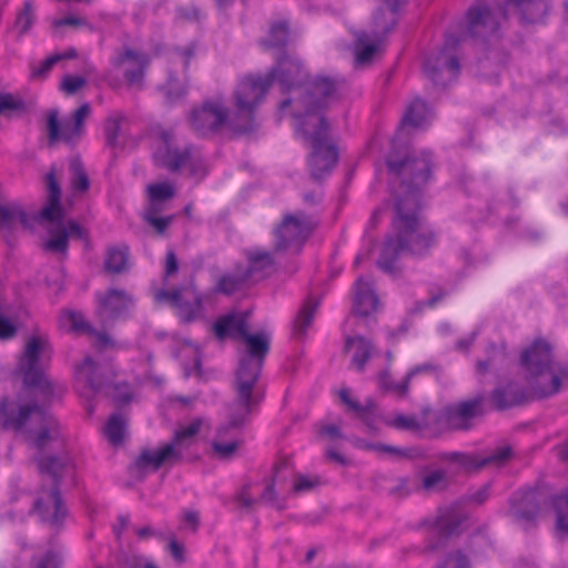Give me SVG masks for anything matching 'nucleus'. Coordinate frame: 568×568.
I'll return each mask as SVG.
<instances>
[{
	"label": "nucleus",
	"instance_id": "obj_1",
	"mask_svg": "<svg viewBox=\"0 0 568 568\" xmlns=\"http://www.w3.org/2000/svg\"><path fill=\"white\" fill-rule=\"evenodd\" d=\"M419 210L416 193L409 199H397L393 233L385 239L377 261L383 272L394 274L398 270L396 262L403 254L423 256L436 244V234L422 220Z\"/></svg>",
	"mask_w": 568,
	"mask_h": 568
},
{
	"label": "nucleus",
	"instance_id": "obj_2",
	"mask_svg": "<svg viewBox=\"0 0 568 568\" xmlns=\"http://www.w3.org/2000/svg\"><path fill=\"white\" fill-rule=\"evenodd\" d=\"M271 82H278L283 92L290 97L280 104L281 112L291 108L295 119L296 101H304L311 112L323 111L335 99L338 82L328 77H317L306 82V72L301 61L282 53L276 58V65L267 73Z\"/></svg>",
	"mask_w": 568,
	"mask_h": 568
},
{
	"label": "nucleus",
	"instance_id": "obj_3",
	"mask_svg": "<svg viewBox=\"0 0 568 568\" xmlns=\"http://www.w3.org/2000/svg\"><path fill=\"white\" fill-rule=\"evenodd\" d=\"M241 341L243 352L240 355L235 389L243 414L240 417H233L232 424L235 426L243 424L246 416L263 398L258 378L271 344L268 334L264 332L255 334L247 332Z\"/></svg>",
	"mask_w": 568,
	"mask_h": 568
},
{
	"label": "nucleus",
	"instance_id": "obj_4",
	"mask_svg": "<svg viewBox=\"0 0 568 568\" xmlns=\"http://www.w3.org/2000/svg\"><path fill=\"white\" fill-rule=\"evenodd\" d=\"M37 464L43 480L50 481V487L48 489L42 487L28 509H20L16 515L8 513V519L22 521L36 511L43 521L58 526L67 516V508L60 494V480L72 474L73 463L67 455H50L37 458Z\"/></svg>",
	"mask_w": 568,
	"mask_h": 568
},
{
	"label": "nucleus",
	"instance_id": "obj_5",
	"mask_svg": "<svg viewBox=\"0 0 568 568\" xmlns=\"http://www.w3.org/2000/svg\"><path fill=\"white\" fill-rule=\"evenodd\" d=\"M0 425L22 435L27 442L39 450L44 449L59 436L55 418L37 403L0 400Z\"/></svg>",
	"mask_w": 568,
	"mask_h": 568
},
{
	"label": "nucleus",
	"instance_id": "obj_6",
	"mask_svg": "<svg viewBox=\"0 0 568 568\" xmlns=\"http://www.w3.org/2000/svg\"><path fill=\"white\" fill-rule=\"evenodd\" d=\"M295 120L297 133L313 148L308 158L311 175L320 180L335 168L338 160L337 149L329 141L328 124L323 111L311 112L304 101H296Z\"/></svg>",
	"mask_w": 568,
	"mask_h": 568
},
{
	"label": "nucleus",
	"instance_id": "obj_7",
	"mask_svg": "<svg viewBox=\"0 0 568 568\" xmlns=\"http://www.w3.org/2000/svg\"><path fill=\"white\" fill-rule=\"evenodd\" d=\"M521 366L534 397L552 396L568 382V372L552 362L551 347L544 339H536L523 352Z\"/></svg>",
	"mask_w": 568,
	"mask_h": 568
},
{
	"label": "nucleus",
	"instance_id": "obj_8",
	"mask_svg": "<svg viewBox=\"0 0 568 568\" xmlns=\"http://www.w3.org/2000/svg\"><path fill=\"white\" fill-rule=\"evenodd\" d=\"M153 160L158 166L171 173H184L196 181L204 179L207 173L199 149L192 144H180L170 129L155 131Z\"/></svg>",
	"mask_w": 568,
	"mask_h": 568
},
{
	"label": "nucleus",
	"instance_id": "obj_9",
	"mask_svg": "<svg viewBox=\"0 0 568 568\" xmlns=\"http://www.w3.org/2000/svg\"><path fill=\"white\" fill-rule=\"evenodd\" d=\"M203 425L202 418L192 420L189 425L175 430L174 437L170 443L162 447L141 453L136 459V466L141 469L151 467L156 470L164 465H175L183 459L184 452L193 443V438L200 432Z\"/></svg>",
	"mask_w": 568,
	"mask_h": 568
},
{
	"label": "nucleus",
	"instance_id": "obj_10",
	"mask_svg": "<svg viewBox=\"0 0 568 568\" xmlns=\"http://www.w3.org/2000/svg\"><path fill=\"white\" fill-rule=\"evenodd\" d=\"M48 351L49 343L44 336H29L17 366L24 385L28 388L39 389L45 397L52 393L51 384L44 375V359Z\"/></svg>",
	"mask_w": 568,
	"mask_h": 568
},
{
	"label": "nucleus",
	"instance_id": "obj_11",
	"mask_svg": "<svg viewBox=\"0 0 568 568\" xmlns=\"http://www.w3.org/2000/svg\"><path fill=\"white\" fill-rule=\"evenodd\" d=\"M77 382L82 385L83 390L94 395H104L113 399L116 405L126 404L132 399V392L126 383H113L110 374L102 372L101 367L91 358L87 357L83 363L77 367Z\"/></svg>",
	"mask_w": 568,
	"mask_h": 568
},
{
	"label": "nucleus",
	"instance_id": "obj_12",
	"mask_svg": "<svg viewBox=\"0 0 568 568\" xmlns=\"http://www.w3.org/2000/svg\"><path fill=\"white\" fill-rule=\"evenodd\" d=\"M389 172L398 180L404 189L398 199H409L412 193L417 194L419 201V187L425 185L432 175V162L428 153L420 156H409L403 161L389 159L387 161Z\"/></svg>",
	"mask_w": 568,
	"mask_h": 568
},
{
	"label": "nucleus",
	"instance_id": "obj_13",
	"mask_svg": "<svg viewBox=\"0 0 568 568\" xmlns=\"http://www.w3.org/2000/svg\"><path fill=\"white\" fill-rule=\"evenodd\" d=\"M91 114V105L89 103L81 104L64 121H60L59 111L52 109L47 113V133L50 144L63 142L69 145L77 144L85 132V120Z\"/></svg>",
	"mask_w": 568,
	"mask_h": 568
},
{
	"label": "nucleus",
	"instance_id": "obj_14",
	"mask_svg": "<svg viewBox=\"0 0 568 568\" xmlns=\"http://www.w3.org/2000/svg\"><path fill=\"white\" fill-rule=\"evenodd\" d=\"M271 85L267 74L265 77L247 75L237 84L234 92L237 113L246 119L243 125H239L241 131L252 129L254 109L262 102Z\"/></svg>",
	"mask_w": 568,
	"mask_h": 568
},
{
	"label": "nucleus",
	"instance_id": "obj_15",
	"mask_svg": "<svg viewBox=\"0 0 568 568\" xmlns=\"http://www.w3.org/2000/svg\"><path fill=\"white\" fill-rule=\"evenodd\" d=\"M154 298L158 303H169L174 307L183 323H190L203 316L202 295L192 285L173 291L158 290Z\"/></svg>",
	"mask_w": 568,
	"mask_h": 568
},
{
	"label": "nucleus",
	"instance_id": "obj_16",
	"mask_svg": "<svg viewBox=\"0 0 568 568\" xmlns=\"http://www.w3.org/2000/svg\"><path fill=\"white\" fill-rule=\"evenodd\" d=\"M313 227L314 222L304 213L285 215L282 223L275 229V248L277 251L288 248L298 251Z\"/></svg>",
	"mask_w": 568,
	"mask_h": 568
},
{
	"label": "nucleus",
	"instance_id": "obj_17",
	"mask_svg": "<svg viewBox=\"0 0 568 568\" xmlns=\"http://www.w3.org/2000/svg\"><path fill=\"white\" fill-rule=\"evenodd\" d=\"M457 39H447L436 54L429 55L424 63V72L437 85H445L459 72V62L453 50Z\"/></svg>",
	"mask_w": 568,
	"mask_h": 568
},
{
	"label": "nucleus",
	"instance_id": "obj_18",
	"mask_svg": "<svg viewBox=\"0 0 568 568\" xmlns=\"http://www.w3.org/2000/svg\"><path fill=\"white\" fill-rule=\"evenodd\" d=\"M242 414L240 400L236 398L234 406L231 408L229 422L219 427L216 436L211 443L214 457L221 460H230L237 455L239 449L243 445V440L231 435V432L243 427L246 422L235 426L232 424V419L233 417H240ZM248 416L250 414L246 416L245 420H247Z\"/></svg>",
	"mask_w": 568,
	"mask_h": 568
},
{
	"label": "nucleus",
	"instance_id": "obj_19",
	"mask_svg": "<svg viewBox=\"0 0 568 568\" xmlns=\"http://www.w3.org/2000/svg\"><path fill=\"white\" fill-rule=\"evenodd\" d=\"M227 109L220 101H206L190 114L193 130L202 136L220 130L227 120Z\"/></svg>",
	"mask_w": 568,
	"mask_h": 568
},
{
	"label": "nucleus",
	"instance_id": "obj_20",
	"mask_svg": "<svg viewBox=\"0 0 568 568\" xmlns=\"http://www.w3.org/2000/svg\"><path fill=\"white\" fill-rule=\"evenodd\" d=\"M99 301L98 315L103 324L124 318L134 305L133 297L124 290L110 288L97 295Z\"/></svg>",
	"mask_w": 568,
	"mask_h": 568
},
{
	"label": "nucleus",
	"instance_id": "obj_21",
	"mask_svg": "<svg viewBox=\"0 0 568 568\" xmlns=\"http://www.w3.org/2000/svg\"><path fill=\"white\" fill-rule=\"evenodd\" d=\"M112 64L118 69H124L123 75L126 82L136 88L143 87L145 70L150 64L146 53L125 48L112 59Z\"/></svg>",
	"mask_w": 568,
	"mask_h": 568
},
{
	"label": "nucleus",
	"instance_id": "obj_22",
	"mask_svg": "<svg viewBox=\"0 0 568 568\" xmlns=\"http://www.w3.org/2000/svg\"><path fill=\"white\" fill-rule=\"evenodd\" d=\"M511 457L510 446L497 447L486 457H477L474 455L463 454L458 452L442 453L438 455V459L442 462H448L452 464L459 465L463 469L478 470L488 465L501 466L509 460Z\"/></svg>",
	"mask_w": 568,
	"mask_h": 568
},
{
	"label": "nucleus",
	"instance_id": "obj_23",
	"mask_svg": "<svg viewBox=\"0 0 568 568\" xmlns=\"http://www.w3.org/2000/svg\"><path fill=\"white\" fill-rule=\"evenodd\" d=\"M500 18H506V12L501 9L496 14L486 7H471L467 11V32L474 38L494 34L499 28Z\"/></svg>",
	"mask_w": 568,
	"mask_h": 568
},
{
	"label": "nucleus",
	"instance_id": "obj_24",
	"mask_svg": "<svg viewBox=\"0 0 568 568\" xmlns=\"http://www.w3.org/2000/svg\"><path fill=\"white\" fill-rule=\"evenodd\" d=\"M484 413V397L476 396L474 398L460 402L446 409L447 424L453 429H468L471 419Z\"/></svg>",
	"mask_w": 568,
	"mask_h": 568
},
{
	"label": "nucleus",
	"instance_id": "obj_25",
	"mask_svg": "<svg viewBox=\"0 0 568 568\" xmlns=\"http://www.w3.org/2000/svg\"><path fill=\"white\" fill-rule=\"evenodd\" d=\"M378 303L372 278L359 276L354 284L353 311L359 316H368L377 310Z\"/></svg>",
	"mask_w": 568,
	"mask_h": 568
},
{
	"label": "nucleus",
	"instance_id": "obj_26",
	"mask_svg": "<svg viewBox=\"0 0 568 568\" xmlns=\"http://www.w3.org/2000/svg\"><path fill=\"white\" fill-rule=\"evenodd\" d=\"M51 237L44 243V248L52 252L65 253L69 239H87V231L74 220H70L63 226L50 230Z\"/></svg>",
	"mask_w": 568,
	"mask_h": 568
},
{
	"label": "nucleus",
	"instance_id": "obj_27",
	"mask_svg": "<svg viewBox=\"0 0 568 568\" xmlns=\"http://www.w3.org/2000/svg\"><path fill=\"white\" fill-rule=\"evenodd\" d=\"M213 328L216 337L220 339L232 337L241 341L247 333L246 315L243 313L224 315L215 322Z\"/></svg>",
	"mask_w": 568,
	"mask_h": 568
},
{
	"label": "nucleus",
	"instance_id": "obj_28",
	"mask_svg": "<svg viewBox=\"0 0 568 568\" xmlns=\"http://www.w3.org/2000/svg\"><path fill=\"white\" fill-rule=\"evenodd\" d=\"M247 266L243 268L250 281L264 278L274 265V258L270 252L261 248H252L245 252Z\"/></svg>",
	"mask_w": 568,
	"mask_h": 568
},
{
	"label": "nucleus",
	"instance_id": "obj_29",
	"mask_svg": "<svg viewBox=\"0 0 568 568\" xmlns=\"http://www.w3.org/2000/svg\"><path fill=\"white\" fill-rule=\"evenodd\" d=\"M510 504L513 516L517 520L531 521L539 511L538 494L534 490L514 495Z\"/></svg>",
	"mask_w": 568,
	"mask_h": 568
},
{
	"label": "nucleus",
	"instance_id": "obj_30",
	"mask_svg": "<svg viewBox=\"0 0 568 568\" xmlns=\"http://www.w3.org/2000/svg\"><path fill=\"white\" fill-rule=\"evenodd\" d=\"M339 397L344 404L354 412L355 417L362 420L368 428H374L377 420V406L374 399L367 398L364 404L351 398L347 389L339 392Z\"/></svg>",
	"mask_w": 568,
	"mask_h": 568
},
{
	"label": "nucleus",
	"instance_id": "obj_31",
	"mask_svg": "<svg viewBox=\"0 0 568 568\" xmlns=\"http://www.w3.org/2000/svg\"><path fill=\"white\" fill-rule=\"evenodd\" d=\"M491 400L497 409H506L520 405L526 400V394L514 383L497 387L491 394Z\"/></svg>",
	"mask_w": 568,
	"mask_h": 568
},
{
	"label": "nucleus",
	"instance_id": "obj_32",
	"mask_svg": "<svg viewBox=\"0 0 568 568\" xmlns=\"http://www.w3.org/2000/svg\"><path fill=\"white\" fill-rule=\"evenodd\" d=\"M430 115L432 112L426 102L415 99L404 113L398 131L403 132L406 126L423 128L428 122Z\"/></svg>",
	"mask_w": 568,
	"mask_h": 568
},
{
	"label": "nucleus",
	"instance_id": "obj_33",
	"mask_svg": "<svg viewBox=\"0 0 568 568\" xmlns=\"http://www.w3.org/2000/svg\"><path fill=\"white\" fill-rule=\"evenodd\" d=\"M318 305L320 298H314L313 296H308L304 302L293 324V336L295 338H303L306 335Z\"/></svg>",
	"mask_w": 568,
	"mask_h": 568
},
{
	"label": "nucleus",
	"instance_id": "obj_34",
	"mask_svg": "<svg viewBox=\"0 0 568 568\" xmlns=\"http://www.w3.org/2000/svg\"><path fill=\"white\" fill-rule=\"evenodd\" d=\"M466 517L459 511L457 506H452L440 514L436 520V528L444 537L458 534L462 524Z\"/></svg>",
	"mask_w": 568,
	"mask_h": 568
},
{
	"label": "nucleus",
	"instance_id": "obj_35",
	"mask_svg": "<svg viewBox=\"0 0 568 568\" xmlns=\"http://www.w3.org/2000/svg\"><path fill=\"white\" fill-rule=\"evenodd\" d=\"M355 37V63L357 65H365L372 61L377 52V43L369 42L371 37L364 31L357 32Z\"/></svg>",
	"mask_w": 568,
	"mask_h": 568
},
{
	"label": "nucleus",
	"instance_id": "obj_36",
	"mask_svg": "<svg viewBox=\"0 0 568 568\" xmlns=\"http://www.w3.org/2000/svg\"><path fill=\"white\" fill-rule=\"evenodd\" d=\"M129 263V247L122 245L119 247H110L106 252L104 261L105 270L111 273H122L128 270Z\"/></svg>",
	"mask_w": 568,
	"mask_h": 568
},
{
	"label": "nucleus",
	"instance_id": "obj_37",
	"mask_svg": "<svg viewBox=\"0 0 568 568\" xmlns=\"http://www.w3.org/2000/svg\"><path fill=\"white\" fill-rule=\"evenodd\" d=\"M355 347L353 355V364L358 371H363L366 362L372 354V344L363 336L348 337L346 339V348Z\"/></svg>",
	"mask_w": 568,
	"mask_h": 568
},
{
	"label": "nucleus",
	"instance_id": "obj_38",
	"mask_svg": "<svg viewBox=\"0 0 568 568\" xmlns=\"http://www.w3.org/2000/svg\"><path fill=\"white\" fill-rule=\"evenodd\" d=\"M248 277L243 271V268L239 267L234 273H229L223 275L217 282L216 291L226 295H231L248 282Z\"/></svg>",
	"mask_w": 568,
	"mask_h": 568
},
{
	"label": "nucleus",
	"instance_id": "obj_39",
	"mask_svg": "<svg viewBox=\"0 0 568 568\" xmlns=\"http://www.w3.org/2000/svg\"><path fill=\"white\" fill-rule=\"evenodd\" d=\"M293 471L292 460L290 458H284L280 463L274 466V476L273 483L270 484L265 490L263 491L261 499L265 503H273L276 499L274 483L276 481H285L287 479V475H291Z\"/></svg>",
	"mask_w": 568,
	"mask_h": 568
},
{
	"label": "nucleus",
	"instance_id": "obj_40",
	"mask_svg": "<svg viewBox=\"0 0 568 568\" xmlns=\"http://www.w3.org/2000/svg\"><path fill=\"white\" fill-rule=\"evenodd\" d=\"M67 320L74 332L97 334V338L100 344L106 346L111 343L110 337L106 333H97L85 321L84 316L78 312H68Z\"/></svg>",
	"mask_w": 568,
	"mask_h": 568
},
{
	"label": "nucleus",
	"instance_id": "obj_41",
	"mask_svg": "<svg viewBox=\"0 0 568 568\" xmlns=\"http://www.w3.org/2000/svg\"><path fill=\"white\" fill-rule=\"evenodd\" d=\"M125 429V418L121 414H113L104 426V435L112 445H119L123 442Z\"/></svg>",
	"mask_w": 568,
	"mask_h": 568
},
{
	"label": "nucleus",
	"instance_id": "obj_42",
	"mask_svg": "<svg viewBox=\"0 0 568 568\" xmlns=\"http://www.w3.org/2000/svg\"><path fill=\"white\" fill-rule=\"evenodd\" d=\"M125 120L123 113L113 111L109 114L104 122L105 143L109 146H115L121 133L122 123Z\"/></svg>",
	"mask_w": 568,
	"mask_h": 568
},
{
	"label": "nucleus",
	"instance_id": "obj_43",
	"mask_svg": "<svg viewBox=\"0 0 568 568\" xmlns=\"http://www.w3.org/2000/svg\"><path fill=\"white\" fill-rule=\"evenodd\" d=\"M552 503L557 514V531L568 535V487L561 494L555 496Z\"/></svg>",
	"mask_w": 568,
	"mask_h": 568
},
{
	"label": "nucleus",
	"instance_id": "obj_44",
	"mask_svg": "<svg viewBox=\"0 0 568 568\" xmlns=\"http://www.w3.org/2000/svg\"><path fill=\"white\" fill-rule=\"evenodd\" d=\"M505 358V351L503 347L491 345L487 351L486 359H478L476 363V374L483 377L493 368L497 367Z\"/></svg>",
	"mask_w": 568,
	"mask_h": 568
},
{
	"label": "nucleus",
	"instance_id": "obj_45",
	"mask_svg": "<svg viewBox=\"0 0 568 568\" xmlns=\"http://www.w3.org/2000/svg\"><path fill=\"white\" fill-rule=\"evenodd\" d=\"M448 477L443 469H435L422 477V489L427 493L440 491L447 488Z\"/></svg>",
	"mask_w": 568,
	"mask_h": 568
},
{
	"label": "nucleus",
	"instance_id": "obj_46",
	"mask_svg": "<svg viewBox=\"0 0 568 568\" xmlns=\"http://www.w3.org/2000/svg\"><path fill=\"white\" fill-rule=\"evenodd\" d=\"M70 183L74 191L85 192L90 187L89 175L83 163L79 159H74L70 163Z\"/></svg>",
	"mask_w": 568,
	"mask_h": 568
},
{
	"label": "nucleus",
	"instance_id": "obj_47",
	"mask_svg": "<svg viewBox=\"0 0 568 568\" xmlns=\"http://www.w3.org/2000/svg\"><path fill=\"white\" fill-rule=\"evenodd\" d=\"M77 55H78V53L74 48H70L63 53L52 54V55L48 57L47 59H44L43 61H41L39 67H34L32 69V77H34V78L45 77L50 72V70L53 68V65H55L59 61L65 60V59H74V58H77Z\"/></svg>",
	"mask_w": 568,
	"mask_h": 568
},
{
	"label": "nucleus",
	"instance_id": "obj_48",
	"mask_svg": "<svg viewBox=\"0 0 568 568\" xmlns=\"http://www.w3.org/2000/svg\"><path fill=\"white\" fill-rule=\"evenodd\" d=\"M288 27L285 22L274 23L270 30V38L262 42L266 48L284 47L287 42Z\"/></svg>",
	"mask_w": 568,
	"mask_h": 568
},
{
	"label": "nucleus",
	"instance_id": "obj_49",
	"mask_svg": "<svg viewBox=\"0 0 568 568\" xmlns=\"http://www.w3.org/2000/svg\"><path fill=\"white\" fill-rule=\"evenodd\" d=\"M27 109V103L21 98L9 93L0 95V114L6 112L20 114Z\"/></svg>",
	"mask_w": 568,
	"mask_h": 568
},
{
	"label": "nucleus",
	"instance_id": "obj_50",
	"mask_svg": "<svg viewBox=\"0 0 568 568\" xmlns=\"http://www.w3.org/2000/svg\"><path fill=\"white\" fill-rule=\"evenodd\" d=\"M149 199L168 202L175 195L174 186L170 182L150 184L148 186Z\"/></svg>",
	"mask_w": 568,
	"mask_h": 568
},
{
	"label": "nucleus",
	"instance_id": "obj_51",
	"mask_svg": "<svg viewBox=\"0 0 568 568\" xmlns=\"http://www.w3.org/2000/svg\"><path fill=\"white\" fill-rule=\"evenodd\" d=\"M34 19L32 3L28 0L23 4V10L18 13L16 19V28L19 29V33H27L31 29Z\"/></svg>",
	"mask_w": 568,
	"mask_h": 568
},
{
	"label": "nucleus",
	"instance_id": "obj_52",
	"mask_svg": "<svg viewBox=\"0 0 568 568\" xmlns=\"http://www.w3.org/2000/svg\"><path fill=\"white\" fill-rule=\"evenodd\" d=\"M162 90L170 103L178 101L185 94L184 85L173 75L169 77V80Z\"/></svg>",
	"mask_w": 568,
	"mask_h": 568
},
{
	"label": "nucleus",
	"instance_id": "obj_53",
	"mask_svg": "<svg viewBox=\"0 0 568 568\" xmlns=\"http://www.w3.org/2000/svg\"><path fill=\"white\" fill-rule=\"evenodd\" d=\"M384 14L382 10H378L377 13L374 17V23L376 27V30L373 32L372 39L374 41H379L382 37H385L395 27L396 20L394 17L390 18L389 21H387L385 24L381 21V17Z\"/></svg>",
	"mask_w": 568,
	"mask_h": 568
},
{
	"label": "nucleus",
	"instance_id": "obj_54",
	"mask_svg": "<svg viewBox=\"0 0 568 568\" xmlns=\"http://www.w3.org/2000/svg\"><path fill=\"white\" fill-rule=\"evenodd\" d=\"M428 369V366L425 365V366H420V367H416L415 369L410 371L405 379L400 383V384H387L384 378L386 377V374H384L382 376V385L383 387L385 388H388V389H393V390H396L398 393H400L402 395L406 394L408 392V386H409V382H410V378L417 374L418 372H423V371H426Z\"/></svg>",
	"mask_w": 568,
	"mask_h": 568
},
{
	"label": "nucleus",
	"instance_id": "obj_55",
	"mask_svg": "<svg viewBox=\"0 0 568 568\" xmlns=\"http://www.w3.org/2000/svg\"><path fill=\"white\" fill-rule=\"evenodd\" d=\"M84 84H85V79L83 77L67 75L62 80L61 89L67 94H74L78 90L83 88Z\"/></svg>",
	"mask_w": 568,
	"mask_h": 568
},
{
	"label": "nucleus",
	"instance_id": "obj_56",
	"mask_svg": "<svg viewBox=\"0 0 568 568\" xmlns=\"http://www.w3.org/2000/svg\"><path fill=\"white\" fill-rule=\"evenodd\" d=\"M143 219L156 231L158 234H164L174 216H143Z\"/></svg>",
	"mask_w": 568,
	"mask_h": 568
},
{
	"label": "nucleus",
	"instance_id": "obj_57",
	"mask_svg": "<svg viewBox=\"0 0 568 568\" xmlns=\"http://www.w3.org/2000/svg\"><path fill=\"white\" fill-rule=\"evenodd\" d=\"M320 484L318 479H312L307 476L300 475L295 478L293 484V490L295 493L308 491L315 488Z\"/></svg>",
	"mask_w": 568,
	"mask_h": 568
},
{
	"label": "nucleus",
	"instance_id": "obj_58",
	"mask_svg": "<svg viewBox=\"0 0 568 568\" xmlns=\"http://www.w3.org/2000/svg\"><path fill=\"white\" fill-rule=\"evenodd\" d=\"M62 560L55 552L48 551L34 566V568H61Z\"/></svg>",
	"mask_w": 568,
	"mask_h": 568
},
{
	"label": "nucleus",
	"instance_id": "obj_59",
	"mask_svg": "<svg viewBox=\"0 0 568 568\" xmlns=\"http://www.w3.org/2000/svg\"><path fill=\"white\" fill-rule=\"evenodd\" d=\"M124 565L126 568H158L152 561L139 555L128 556Z\"/></svg>",
	"mask_w": 568,
	"mask_h": 568
},
{
	"label": "nucleus",
	"instance_id": "obj_60",
	"mask_svg": "<svg viewBox=\"0 0 568 568\" xmlns=\"http://www.w3.org/2000/svg\"><path fill=\"white\" fill-rule=\"evenodd\" d=\"M439 568H468V560L463 554L457 551L449 555Z\"/></svg>",
	"mask_w": 568,
	"mask_h": 568
},
{
	"label": "nucleus",
	"instance_id": "obj_61",
	"mask_svg": "<svg viewBox=\"0 0 568 568\" xmlns=\"http://www.w3.org/2000/svg\"><path fill=\"white\" fill-rule=\"evenodd\" d=\"M392 425L399 429H415L419 426L414 417H408L405 415L396 416L393 419Z\"/></svg>",
	"mask_w": 568,
	"mask_h": 568
},
{
	"label": "nucleus",
	"instance_id": "obj_62",
	"mask_svg": "<svg viewBox=\"0 0 568 568\" xmlns=\"http://www.w3.org/2000/svg\"><path fill=\"white\" fill-rule=\"evenodd\" d=\"M248 488L250 486H245L243 487L236 495L235 499L236 501L240 504V506L246 508V509H250L252 508L255 503H256V499H254L251 494L248 493Z\"/></svg>",
	"mask_w": 568,
	"mask_h": 568
},
{
	"label": "nucleus",
	"instance_id": "obj_63",
	"mask_svg": "<svg viewBox=\"0 0 568 568\" xmlns=\"http://www.w3.org/2000/svg\"><path fill=\"white\" fill-rule=\"evenodd\" d=\"M165 209L166 202L149 199V205L143 216H161V213L165 211Z\"/></svg>",
	"mask_w": 568,
	"mask_h": 568
},
{
	"label": "nucleus",
	"instance_id": "obj_64",
	"mask_svg": "<svg viewBox=\"0 0 568 568\" xmlns=\"http://www.w3.org/2000/svg\"><path fill=\"white\" fill-rule=\"evenodd\" d=\"M489 493H490V486L488 484H486V485L481 486L475 493L470 494L468 496V500L480 505L488 499Z\"/></svg>",
	"mask_w": 568,
	"mask_h": 568
}]
</instances>
